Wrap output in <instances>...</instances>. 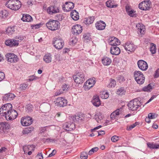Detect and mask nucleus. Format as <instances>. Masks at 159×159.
I'll return each mask as SVG.
<instances>
[{"mask_svg": "<svg viewBox=\"0 0 159 159\" xmlns=\"http://www.w3.org/2000/svg\"><path fill=\"white\" fill-rule=\"evenodd\" d=\"M5 5L7 8L16 11L20 8L21 3L18 0H9L6 2Z\"/></svg>", "mask_w": 159, "mask_h": 159, "instance_id": "obj_1", "label": "nucleus"}, {"mask_svg": "<svg viewBox=\"0 0 159 159\" xmlns=\"http://www.w3.org/2000/svg\"><path fill=\"white\" fill-rule=\"evenodd\" d=\"M46 25L49 30L55 31L59 29L60 23L57 20L50 19L46 24Z\"/></svg>", "mask_w": 159, "mask_h": 159, "instance_id": "obj_2", "label": "nucleus"}, {"mask_svg": "<svg viewBox=\"0 0 159 159\" xmlns=\"http://www.w3.org/2000/svg\"><path fill=\"white\" fill-rule=\"evenodd\" d=\"M141 104V102L138 98H135L130 101L128 103L127 106L129 110L135 111L137 110L139 107L141 106L142 105Z\"/></svg>", "mask_w": 159, "mask_h": 159, "instance_id": "obj_3", "label": "nucleus"}, {"mask_svg": "<svg viewBox=\"0 0 159 159\" xmlns=\"http://www.w3.org/2000/svg\"><path fill=\"white\" fill-rule=\"evenodd\" d=\"M134 76L135 80L138 84H142L144 83L145 77L141 72L136 70L134 72Z\"/></svg>", "mask_w": 159, "mask_h": 159, "instance_id": "obj_4", "label": "nucleus"}, {"mask_svg": "<svg viewBox=\"0 0 159 159\" xmlns=\"http://www.w3.org/2000/svg\"><path fill=\"white\" fill-rule=\"evenodd\" d=\"M73 78L74 81L78 84H82L85 80L84 74L81 72H79L76 75L73 76Z\"/></svg>", "mask_w": 159, "mask_h": 159, "instance_id": "obj_5", "label": "nucleus"}, {"mask_svg": "<svg viewBox=\"0 0 159 159\" xmlns=\"http://www.w3.org/2000/svg\"><path fill=\"white\" fill-rule=\"evenodd\" d=\"M139 9L143 11L149 10L152 8V3L149 0L143 1L139 5Z\"/></svg>", "mask_w": 159, "mask_h": 159, "instance_id": "obj_6", "label": "nucleus"}, {"mask_svg": "<svg viewBox=\"0 0 159 159\" xmlns=\"http://www.w3.org/2000/svg\"><path fill=\"white\" fill-rule=\"evenodd\" d=\"M12 109V105L9 103L3 105L0 108V115L4 116Z\"/></svg>", "mask_w": 159, "mask_h": 159, "instance_id": "obj_7", "label": "nucleus"}, {"mask_svg": "<svg viewBox=\"0 0 159 159\" xmlns=\"http://www.w3.org/2000/svg\"><path fill=\"white\" fill-rule=\"evenodd\" d=\"M18 116L17 111L15 110L11 109L4 116L7 120H12L16 118Z\"/></svg>", "mask_w": 159, "mask_h": 159, "instance_id": "obj_8", "label": "nucleus"}, {"mask_svg": "<svg viewBox=\"0 0 159 159\" xmlns=\"http://www.w3.org/2000/svg\"><path fill=\"white\" fill-rule=\"evenodd\" d=\"M54 102L56 106L60 107H63L66 106L67 101L65 98L60 97L57 98Z\"/></svg>", "mask_w": 159, "mask_h": 159, "instance_id": "obj_9", "label": "nucleus"}, {"mask_svg": "<svg viewBox=\"0 0 159 159\" xmlns=\"http://www.w3.org/2000/svg\"><path fill=\"white\" fill-rule=\"evenodd\" d=\"M5 56L7 61L11 63H16L17 62L19 59L16 55L12 53H7Z\"/></svg>", "mask_w": 159, "mask_h": 159, "instance_id": "obj_10", "label": "nucleus"}, {"mask_svg": "<svg viewBox=\"0 0 159 159\" xmlns=\"http://www.w3.org/2000/svg\"><path fill=\"white\" fill-rule=\"evenodd\" d=\"M52 44L56 49H60L63 47L64 42L61 39L56 38L55 41L53 42Z\"/></svg>", "mask_w": 159, "mask_h": 159, "instance_id": "obj_11", "label": "nucleus"}, {"mask_svg": "<svg viewBox=\"0 0 159 159\" xmlns=\"http://www.w3.org/2000/svg\"><path fill=\"white\" fill-rule=\"evenodd\" d=\"M10 128V125L6 122H1L0 123V132L1 133H7Z\"/></svg>", "mask_w": 159, "mask_h": 159, "instance_id": "obj_12", "label": "nucleus"}, {"mask_svg": "<svg viewBox=\"0 0 159 159\" xmlns=\"http://www.w3.org/2000/svg\"><path fill=\"white\" fill-rule=\"evenodd\" d=\"M95 82L96 81L94 78L88 80L84 84V87L85 90H89L93 86Z\"/></svg>", "mask_w": 159, "mask_h": 159, "instance_id": "obj_13", "label": "nucleus"}, {"mask_svg": "<svg viewBox=\"0 0 159 159\" xmlns=\"http://www.w3.org/2000/svg\"><path fill=\"white\" fill-rule=\"evenodd\" d=\"M82 30V27L80 25L76 24L73 26L71 32L74 35H77L80 34Z\"/></svg>", "mask_w": 159, "mask_h": 159, "instance_id": "obj_14", "label": "nucleus"}, {"mask_svg": "<svg viewBox=\"0 0 159 159\" xmlns=\"http://www.w3.org/2000/svg\"><path fill=\"white\" fill-rule=\"evenodd\" d=\"M125 49L126 51L131 52H134L136 48V46L132 42H127L125 44Z\"/></svg>", "mask_w": 159, "mask_h": 159, "instance_id": "obj_15", "label": "nucleus"}, {"mask_svg": "<svg viewBox=\"0 0 159 159\" xmlns=\"http://www.w3.org/2000/svg\"><path fill=\"white\" fill-rule=\"evenodd\" d=\"M19 43V41L14 39H8L5 41L6 45L11 47H16Z\"/></svg>", "mask_w": 159, "mask_h": 159, "instance_id": "obj_16", "label": "nucleus"}, {"mask_svg": "<svg viewBox=\"0 0 159 159\" xmlns=\"http://www.w3.org/2000/svg\"><path fill=\"white\" fill-rule=\"evenodd\" d=\"M63 128L66 131H70L75 128L74 123L70 122L65 123L63 125Z\"/></svg>", "mask_w": 159, "mask_h": 159, "instance_id": "obj_17", "label": "nucleus"}, {"mask_svg": "<svg viewBox=\"0 0 159 159\" xmlns=\"http://www.w3.org/2000/svg\"><path fill=\"white\" fill-rule=\"evenodd\" d=\"M33 122V119L30 116H28L23 119H21L20 122L23 126H27L31 125Z\"/></svg>", "mask_w": 159, "mask_h": 159, "instance_id": "obj_18", "label": "nucleus"}, {"mask_svg": "<svg viewBox=\"0 0 159 159\" xmlns=\"http://www.w3.org/2000/svg\"><path fill=\"white\" fill-rule=\"evenodd\" d=\"M47 12L51 15L59 13V7L55 5L50 6L47 8Z\"/></svg>", "mask_w": 159, "mask_h": 159, "instance_id": "obj_19", "label": "nucleus"}, {"mask_svg": "<svg viewBox=\"0 0 159 159\" xmlns=\"http://www.w3.org/2000/svg\"><path fill=\"white\" fill-rule=\"evenodd\" d=\"M108 42L110 45L112 46L111 47H114V46H117L120 43V40L114 37H111L109 39Z\"/></svg>", "mask_w": 159, "mask_h": 159, "instance_id": "obj_20", "label": "nucleus"}, {"mask_svg": "<svg viewBox=\"0 0 159 159\" xmlns=\"http://www.w3.org/2000/svg\"><path fill=\"white\" fill-rule=\"evenodd\" d=\"M139 67L142 70H146L148 68L147 63L143 60H139L137 62Z\"/></svg>", "mask_w": 159, "mask_h": 159, "instance_id": "obj_21", "label": "nucleus"}, {"mask_svg": "<svg viewBox=\"0 0 159 159\" xmlns=\"http://www.w3.org/2000/svg\"><path fill=\"white\" fill-rule=\"evenodd\" d=\"M106 25L103 21L100 20L97 21L95 24V27L98 30H103L105 29Z\"/></svg>", "mask_w": 159, "mask_h": 159, "instance_id": "obj_22", "label": "nucleus"}, {"mask_svg": "<svg viewBox=\"0 0 159 159\" xmlns=\"http://www.w3.org/2000/svg\"><path fill=\"white\" fill-rule=\"evenodd\" d=\"M138 28L137 32L139 35H142L145 33V26L141 23H139L136 25Z\"/></svg>", "mask_w": 159, "mask_h": 159, "instance_id": "obj_23", "label": "nucleus"}, {"mask_svg": "<svg viewBox=\"0 0 159 159\" xmlns=\"http://www.w3.org/2000/svg\"><path fill=\"white\" fill-rule=\"evenodd\" d=\"M120 52V50L119 48L116 46L114 47H111L110 48L111 53L114 55H118Z\"/></svg>", "mask_w": 159, "mask_h": 159, "instance_id": "obj_24", "label": "nucleus"}, {"mask_svg": "<svg viewBox=\"0 0 159 159\" xmlns=\"http://www.w3.org/2000/svg\"><path fill=\"white\" fill-rule=\"evenodd\" d=\"M92 102L94 106L97 107H99L101 104L99 97L97 95L93 96Z\"/></svg>", "mask_w": 159, "mask_h": 159, "instance_id": "obj_25", "label": "nucleus"}, {"mask_svg": "<svg viewBox=\"0 0 159 159\" xmlns=\"http://www.w3.org/2000/svg\"><path fill=\"white\" fill-rule=\"evenodd\" d=\"M154 84H149L146 86L144 87L140 91H143L147 92H150L152 90Z\"/></svg>", "mask_w": 159, "mask_h": 159, "instance_id": "obj_26", "label": "nucleus"}, {"mask_svg": "<svg viewBox=\"0 0 159 159\" xmlns=\"http://www.w3.org/2000/svg\"><path fill=\"white\" fill-rule=\"evenodd\" d=\"M65 7L68 8V10L66 9L67 11H69L74 8V4L71 2H66L65 5H63L62 6L63 9L65 10Z\"/></svg>", "mask_w": 159, "mask_h": 159, "instance_id": "obj_27", "label": "nucleus"}, {"mask_svg": "<svg viewBox=\"0 0 159 159\" xmlns=\"http://www.w3.org/2000/svg\"><path fill=\"white\" fill-rule=\"evenodd\" d=\"M102 61L103 64L105 66L109 65L111 62V59L107 57H103Z\"/></svg>", "mask_w": 159, "mask_h": 159, "instance_id": "obj_28", "label": "nucleus"}, {"mask_svg": "<svg viewBox=\"0 0 159 159\" xmlns=\"http://www.w3.org/2000/svg\"><path fill=\"white\" fill-rule=\"evenodd\" d=\"M70 15L71 17L75 20H77L79 19V13L75 10L72 11L70 12Z\"/></svg>", "mask_w": 159, "mask_h": 159, "instance_id": "obj_29", "label": "nucleus"}, {"mask_svg": "<svg viewBox=\"0 0 159 159\" xmlns=\"http://www.w3.org/2000/svg\"><path fill=\"white\" fill-rule=\"evenodd\" d=\"M95 18L94 16L89 17L87 18H85L84 23L86 25H89L92 24L94 21Z\"/></svg>", "mask_w": 159, "mask_h": 159, "instance_id": "obj_30", "label": "nucleus"}, {"mask_svg": "<svg viewBox=\"0 0 159 159\" xmlns=\"http://www.w3.org/2000/svg\"><path fill=\"white\" fill-rule=\"evenodd\" d=\"M106 6L110 8H115L117 7L118 5L115 4V2L113 0H110L107 1L106 2Z\"/></svg>", "mask_w": 159, "mask_h": 159, "instance_id": "obj_31", "label": "nucleus"}, {"mask_svg": "<svg viewBox=\"0 0 159 159\" xmlns=\"http://www.w3.org/2000/svg\"><path fill=\"white\" fill-rule=\"evenodd\" d=\"M147 144L148 147L151 149H157L159 148V144H156L154 143L148 142Z\"/></svg>", "mask_w": 159, "mask_h": 159, "instance_id": "obj_32", "label": "nucleus"}, {"mask_svg": "<svg viewBox=\"0 0 159 159\" xmlns=\"http://www.w3.org/2000/svg\"><path fill=\"white\" fill-rule=\"evenodd\" d=\"M9 14V12L7 10L3 9L0 11V17L2 18H6Z\"/></svg>", "mask_w": 159, "mask_h": 159, "instance_id": "obj_33", "label": "nucleus"}, {"mask_svg": "<svg viewBox=\"0 0 159 159\" xmlns=\"http://www.w3.org/2000/svg\"><path fill=\"white\" fill-rule=\"evenodd\" d=\"M120 109H122V108H120V109H117L111 113L110 115V118L111 120H114L115 119L117 116L119 115Z\"/></svg>", "mask_w": 159, "mask_h": 159, "instance_id": "obj_34", "label": "nucleus"}, {"mask_svg": "<svg viewBox=\"0 0 159 159\" xmlns=\"http://www.w3.org/2000/svg\"><path fill=\"white\" fill-rule=\"evenodd\" d=\"M21 20L24 22H30L32 20V17L29 14H24L23 15Z\"/></svg>", "mask_w": 159, "mask_h": 159, "instance_id": "obj_35", "label": "nucleus"}, {"mask_svg": "<svg viewBox=\"0 0 159 159\" xmlns=\"http://www.w3.org/2000/svg\"><path fill=\"white\" fill-rule=\"evenodd\" d=\"M83 115L82 114H78L77 115H75L72 117V120L74 121H79V120H82V117H83Z\"/></svg>", "mask_w": 159, "mask_h": 159, "instance_id": "obj_36", "label": "nucleus"}, {"mask_svg": "<svg viewBox=\"0 0 159 159\" xmlns=\"http://www.w3.org/2000/svg\"><path fill=\"white\" fill-rule=\"evenodd\" d=\"M50 54H46L43 57V60L46 63H49L51 62L52 58Z\"/></svg>", "mask_w": 159, "mask_h": 159, "instance_id": "obj_37", "label": "nucleus"}, {"mask_svg": "<svg viewBox=\"0 0 159 159\" xmlns=\"http://www.w3.org/2000/svg\"><path fill=\"white\" fill-rule=\"evenodd\" d=\"M15 31L14 27H8L6 29V34L8 35H11Z\"/></svg>", "mask_w": 159, "mask_h": 159, "instance_id": "obj_38", "label": "nucleus"}, {"mask_svg": "<svg viewBox=\"0 0 159 159\" xmlns=\"http://www.w3.org/2000/svg\"><path fill=\"white\" fill-rule=\"evenodd\" d=\"M156 46L155 44L151 43H150V51L152 54H154L156 52Z\"/></svg>", "mask_w": 159, "mask_h": 159, "instance_id": "obj_39", "label": "nucleus"}, {"mask_svg": "<svg viewBox=\"0 0 159 159\" xmlns=\"http://www.w3.org/2000/svg\"><path fill=\"white\" fill-rule=\"evenodd\" d=\"M136 12V11L134 10L131 9L130 11H129L127 13L128 15L131 17H136L137 16Z\"/></svg>", "mask_w": 159, "mask_h": 159, "instance_id": "obj_40", "label": "nucleus"}, {"mask_svg": "<svg viewBox=\"0 0 159 159\" xmlns=\"http://www.w3.org/2000/svg\"><path fill=\"white\" fill-rule=\"evenodd\" d=\"M23 148L25 153V152L26 151L27 149L29 150H30L31 149V150L32 151H34L35 148V146L33 145H28L27 146H24Z\"/></svg>", "mask_w": 159, "mask_h": 159, "instance_id": "obj_41", "label": "nucleus"}, {"mask_svg": "<svg viewBox=\"0 0 159 159\" xmlns=\"http://www.w3.org/2000/svg\"><path fill=\"white\" fill-rule=\"evenodd\" d=\"M91 39L90 34L89 33H85L83 35V39L84 41L88 42V41H90Z\"/></svg>", "mask_w": 159, "mask_h": 159, "instance_id": "obj_42", "label": "nucleus"}, {"mask_svg": "<svg viewBox=\"0 0 159 159\" xmlns=\"http://www.w3.org/2000/svg\"><path fill=\"white\" fill-rule=\"evenodd\" d=\"M34 130V128L33 127H29L25 129L23 131V134H28L31 133Z\"/></svg>", "mask_w": 159, "mask_h": 159, "instance_id": "obj_43", "label": "nucleus"}, {"mask_svg": "<svg viewBox=\"0 0 159 159\" xmlns=\"http://www.w3.org/2000/svg\"><path fill=\"white\" fill-rule=\"evenodd\" d=\"M125 92V88L124 87H121L117 89L116 93L118 95H122L124 94Z\"/></svg>", "mask_w": 159, "mask_h": 159, "instance_id": "obj_44", "label": "nucleus"}, {"mask_svg": "<svg viewBox=\"0 0 159 159\" xmlns=\"http://www.w3.org/2000/svg\"><path fill=\"white\" fill-rule=\"evenodd\" d=\"M118 82L120 83H122L125 80L124 76L122 75H118L116 78Z\"/></svg>", "mask_w": 159, "mask_h": 159, "instance_id": "obj_45", "label": "nucleus"}, {"mask_svg": "<svg viewBox=\"0 0 159 159\" xmlns=\"http://www.w3.org/2000/svg\"><path fill=\"white\" fill-rule=\"evenodd\" d=\"M110 83L109 84L108 87L110 88L114 87L116 84V81L112 78L110 79Z\"/></svg>", "mask_w": 159, "mask_h": 159, "instance_id": "obj_46", "label": "nucleus"}, {"mask_svg": "<svg viewBox=\"0 0 159 159\" xmlns=\"http://www.w3.org/2000/svg\"><path fill=\"white\" fill-rule=\"evenodd\" d=\"M95 119L98 122V120H102L103 118L102 114L100 112L98 113L95 115Z\"/></svg>", "mask_w": 159, "mask_h": 159, "instance_id": "obj_47", "label": "nucleus"}, {"mask_svg": "<svg viewBox=\"0 0 159 159\" xmlns=\"http://www.w3.org/2000/svg\"><path fill=\"white\" fill-rule=\"evenodd\" d=\"M158 116V115L154 113H149L148 115V117L151 119H153L156 118Z\"/></svg>", "mask_w": 159, "mask_h": 159, "instance_id": "obj_48", "label": "nucleus"}, {"mask_svg": "<svg viewBox=\"0 0 159 159\" xmlns=\"http://www.w3.org/2000/svg\"><path fill=\"white\" fill-rule=\"evenodd\" d=\"M42 25V24H41V23H40L37 24L32 25L31 27L32 29L35 30L39 28Z\"/></svg>", "mask_w": 159, "mask_h": 159, "instance_id": "obj_49", "label": "nucleus"}, {"mask_svg": "<svg viewBox=\"0 0 159 159\" xmlns=\"http://www.w3.org/2000/svg\"><path fill=\"white\" fill-rule=\"evenodd\" d=\"M88 157L87 153L84 152H82L80 155V158L81 159H87Z\"/></svg>", "mask_w": 159, "mask_h": 159, "instance_id": "obj_50", "label": "nucleus"}, {"mask_svg": "<svg viewBox=\"0 0 159 159\" xmlns=\"http://www.w3.org/2000/svg\"><path fill=\"white\" fill-rule=\"evenodd\" d=\"M109 96V93L107 92H103L102 94L101 97L102 98L106 99L108 98Z\"/></svg>", "mask_w": 159, "mask_h": 159, "instance_id": "obj_51", "label": "nucleus"}, {"mask_svg": "<svg viewBox=\"0 0 159 159\" xmlns=\"http://www.w3.org/2000/svg\"><path fill=\"white\" fill-rule=\"evenodd\" d=\"M43 142L44 143H46V142L48 143L49 142H52H52H53V141L55 142L56 141V140L54 139H52L50 138H48L47 139L44 138L43 139Z\"/></svg>", "mask_w": 159, "mask_h": 159, "instance_id": "obj_52", "label": "nucleus"}, {"mask_svg": "<svg viewBox=\"0 0 159 159\" xmlns=\"http://www.w3.org/2000/svg\"><path fill=\"white\" fill-rule=\"evenodd\" d=\"M119 138L118 136L115 135L111 138V140L113 142H116L119 139Z\"/></svg>", "mask_w": 159, "mask_h": 159, "instance_id": "obj_53", "label": "nucleus"}, {"mask_svg": "<svg viewBox=\"0 0 159 159\" xmlns=\"http://www.w3.org/2000/svg\"><path fill=\"white\" fill-rule=\"evenodd\" d=\"M28 85L26 84H21L20 85V88L21 90H25L26 89V88L27 87Z\"/></svg>", "mask_w": 159, "mask_h": 159, "instance_id": "obj_54", "label": "nucleus"}, {"mask_svg": "<svg viewBox=\"0 0 159 159\" xmlns=\"http://www.w3.org/2000/svg\"><path fill=\"white\" fill-rule=\"evenodd\" d=\"M29 81H32L34 80H36L39 79V77L35 76L34 75H32L29 76Z\"/></svg>", "mask_w": 159, "mask_h": 159, "instance_id": "obj_55", "label": "nucleus"}, {"mask_svg": "<svg viewBox=\"0 0 159 159\" xmlns=\"http://www.w3.org/2000/svg\"><path fill=\"white\" fill-rule=\"evenodd\" d=\"M7 95L8 96V97L10 100H12L15 97L14 94L12 93H7Z\"/></svg>", "mask_w": 159, "mask_h": 159, "instance_id": "obj_56", "label": "nucleus"}, {"mask_svg": "<svg viewBox=\"0 0 159 159\" xmlns=\"http://www.w3.org/2000/svg\"><path fill=\"white\" fill-rule=\"evenodd\" d=\"M5 78V74L2 72H0V82L2 81Z\"/></svg>", "mask_w": 159, "mask_h": 159, "instance_id": "obj_57", "label": "nucleus"}, {"mask_svg": "<svg viewBox=\"0 0 159 159\" xmlns=\"http://www.w3.org/2000/svg\"><path fill=\"white\" fill-rule=\"evenodd\" d=\"M56 153V151L54 149L53 150L52 152L50 153L48 156V157H50L54 156Z\"/></svg>", "mask_w": 159, "mask_h": 159, "instance_id": "obj_58", "label": "nucleus"}, {"mask_svg": "<svg viewBox=\"0 0 159 159\" xmlns=\"http://www.w3.org/2000/svg\"><path fill=\"white\" fill-rule=\"evenodd\" d=\"M15 39H19L22 40L24 39V36L22 35H18L15 37Z\"/></svg>", "mask_w": 159, "mask_h": 159, "instance_id": "obj_59", "label": "nucleus"}, {"mask_svg": "<svg viewBox=\"0 0 159 159\" xmlns=\"http://www.w3.org/2000/svg\"><path fill=\"white\" fill-rule=\"evenodd\" d=\"M33 108V106L31 104H28L27 106V108L28 110L30 111H32V108Z\"/></svg>", "mask_w": 159, "mask_h": 159, "instance_id": "obj_60", "label": "nucleus"}, {"mask_svg": "<svg viewBox=\"0 0 159 159\" xmlns=\"http://www.w3.org/2000/svg\"><path fill=\"white\" fill-rule=\"evenodd\" d=\"M134 127H135V125L133 124L130 125L129 127H128L126 129L127 130H130Z\"/></svg>", "mask_w": 159, "mask_h": 159, "instance_id": "obj_61", "label": "nucleus"}, {"mask_svg": "<svg viewBox=\"0 0 159 159\" xmlns=\"http://www.w3.org/2000/svg\"><path fill=\"white\" fill-rule=\"evenodd\" d=\"M7 94H6L4 96H3L2 100L3 101H6L9 100V98L8 97V96L7 95Z\"/></svg>", "mask_w": 159, "mask_h": 159, "instance_id": "obj_62", "label": "nucleus"}, {"mask_svg": "<svg viewBox=\"0 0 159 159\" xmlns=\"http://www.w3.org/2000/svg\"><path fill=\"white\" fill-rule=\"evenodd\" d=\"M98 133V136H100L101 135H102L103 134H105V132L103 130H101L97 132Z\"/></svg>", "mask_w": 159, "mask_h": 159, "instance_id": "obj_63", "label": "nucleus"}, {"mask_svg": "<svg viewBox=\"0 0 159 159\" xmlns=\"http://www.w3.org/2000/svg\"><path fill=\"white\" fill-rule=\"evenodd\" d=\"M7 148L5 147H2L0 149V153H2L6 151Z\"/></svg>", "mask_w": 159, "mask_h": 159, "instance_id": "obj_64", "label": "nucleus"}]
</instances>
